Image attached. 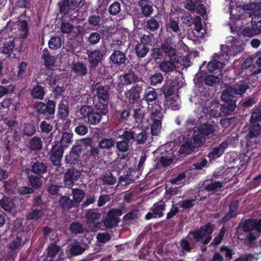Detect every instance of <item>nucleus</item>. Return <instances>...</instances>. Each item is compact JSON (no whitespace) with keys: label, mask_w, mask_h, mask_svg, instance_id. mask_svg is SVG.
Masks as SVG:
<instances>
[{"label":"nucleus","mask_w":261,"mask_h":261,"mask_svg":"<svg viewBox=\"0 0 261 261\" xmlns=\"http://www.w3.org/2000/svg\"><path fill=\"white\" fill-rule=\"evenodd\" d=\"M223 103L221 105L222 113L224 114H230L237 107V97L233 96L231 87L227 88L222 92L221 97Z\"/></svg>","instance_id":"nucleus-4"},{"label":"nucleus","mask_w":261,"mask_h":261,"mask_svg":"<svg viewBox=\"0 0 261 261\" xmlns=\"http://www.w3.org/2000/svg\"><path fill=\"white\" fill-rule=\"evenodd\" d=\"M153 214L155 216V217L160 218L163 216V212L165 209V203L164 202L159 204L158 203H154L153 205Z\"/></svg>","instance_id":"nucleus-61"},{"label":"nucleus","mask_w":261,"mask_h":261,"mask_svg":"<svg viewBox=\"0 0 261 261\" xmlns=\"http://www.w3.org/2000/svg\"><path fill=\"white\" fill-rule=\"evenodd\" d=\"M231 41L233 44L230 46L226 45V55L228 56H236L238 54L243 53L244 50L245 43L239 44L240 41L238 38L231 37Z\"/></svg>","instance_id":"nucleus-21"},{"label":"nucleus","mask_w":261,"mask_h":261,"mask_svg":"<svg viewBox=\"0 0 261 261\" xmlns=\"http://www.w3.org/2000/svg\"><path fill=\"white\" fill-rule=\"evenodd\" d=\"M36 132V126L31 123H26L24 124L22 131V135L27 137H31L34 135Z\"/></svg>","instance_id":"nucleus-59"},{"label":"nucleus","mask_w":261,"mask_h":261,"mask_svg":"<svg viewBox=\"0 0 261 261\" xmlns=\"http://www.w3.org/2000/svg\"><path fill=\"white\" fill-rule=\"evenodd\" d=\"M61 38L58 36L52 37L48 41V47L51 49H57L61 47Z\"/></svg>","instance_id":"nucleus-63"},{"label":"nucleus","mask_w":261,"mask_h":261,"mask_svg":"<svg viewBox=\"0 0 261 261\" xmlns=\"http://www.w3.org/2000/svg\"><path fill=\"white\" fill-rule=\"evenodd\" d=\"M57 114L61 119H65L69 114L68 105L63 100H61L58 106Z\"/></svg>","instance_id":"nucleus-37"},{"label":"nucleus","mask_w":261,"mask_h":261,"mask_svg":"<svg viewBox=\"0 0 261 261\" xmlns=\"http://www.w3.org/2000/svg\"><path fill=\"white\" fill-rule=\"evenodd\" d=\"M203 112L208 114L210 117H219L222 113L221 105L218 101L214 100L211 101L209 109L206 107L203 108Z\"/></svg>","instance_id":"nucleus-22"},{"label":"nucleus","mask_w":261,"mask_h":261,"mask_svg":"<svg viewBox=\"0 0 261 261\" xmlns=\"http://www.w3.org/2000/svg\"><path fill=\"white\" fill-rule=\"evenodd\" d=\"M99 180L101 181L103 186H113L115 184L116 178L113 175L112 172L108 170L101 175Z\"/></svg>","instance_id":"nucleus-30"},{"label":"nucleus","mask_w":261,"mask_h":261,"mask_svg":"<svg viewBox=\"0 0 261 261\" xmlns=\"http://www.w3.org/2000/svg\"><path fill=\"white\" fill-rule=\"evenodd\" d=\"M72 71L75 76L83 77L88 74V68L87 65L82 62H77L72 65Z\"/></svg>","instance_id":"nucleus-27"},{"label":"nucleus","mask_w":261,"mask_h":261,"mask_svg":"<svg viewBox=\"0 0 261 261\" xmlns=\"http://www.w3.org/2000/svg\"><path fill=\"white\" fill-rule=\"evenodd\" d=\"M28 147L31 151L40 150L42 148V142L41 138L34 136L28 142Z\"/></svg>","instance_id":"nucleus-35"},{"label":"nucleus","mask_w":261,"mask_h":261,"mask_svg":"<svg viewBox=\"0 0 261 261\" xmlns=\"http://www.w3.org/2000/svg\"><path fill=\"white\" fill-rule=\"evenodd\" d=\"M30 94L34 99L41 100L44 99L46 94V89L45 87H43L39 84L32 86L29 89Z\"/></svg>","instance_id":"nucleus-23"},{"label":"nucleus","mask_w":261,"mask_h":261,"mask_svg":"<svg viewBox=\"0 0 261 261\" xmlns=\"http://www.w3.org/2000/svg\"><path fill=\"white\" fill-rule=\"evenodd\" d=\"M69 230L71 233L77 234L83 233L84 228L82 224L75 221L70 224Z\"/></svg>","instance_id":"nucleus-62"},{"label":"nucleus","mask_w":261,"mask_h":261,"mask_svg":"<svg viewBox=\"0 0 261 261\" xmlns=\"http://www.w3.org/2000/svg\"><path fill=\"white\" fill-rule=\"evenodd\" d=\"M101 214L93 210H89L85 214V218L90 223H96L100 217Z\"/></svg>","instance_id":"nucleus-51"},{"label":"nucleus","mask_w":261,"mask_h":261,"mask_svg":"<svg viewBox=\"0 0 261 261\" xmlns=\"http://www.w3.org/2000/svg\"><path fill=\"white\" fill-rule=\"evenodd\" d=\"M120 79L121 81L123 82L126 86L130 85L133 83L139 82V77L132 71H129L120 75Z\"/></svg>","instance_id":"nucleus-28"},{"label":"nucleus","mask_w":261,"mask_h":261,"mask_svg":"<svg viewBox=\"0 0 261 261\" xmlns=\"http://www.w3.org/2000/svg\"><path fill=\"white\" fill-rule=\"evenodd\" d=\"M133 113L132 117L134 119L135 121L137 123H141L144 118L145 112L144 110L139 107L136 109H133Z\"/></svg>","instance_id":"nucleus-57"},{"label":"nucleus","mask_w":261,"mask_h":261,"mask_svg":"<svg viewBox=\"0 0 261 261\" xmlns=\"http://www.w3.org/2000/svg\"><path fill=\"white\" fill-rule=\"evenodd\" d=\"M161 47L163 53H164L166 56L171 58V59L176 55V49L172 47L168 42L162 43L161 44Z\"/></svg>","instance_id":"nucleus-45"},{"label":"nucleus","mask_w":261,"mask_h":261,"mask_svg":"<svg viewBox=\"0 0 261 261\" xmlns=\"http://www.w3.org/2000/svg\"><path fill=\"white\" fill-rule=\"evenodd\" d=\"M143 85V82L136 84L129 90L125 92V97L130 105L134 104L140 98Z\"/></svg>","instance_id":"nucleus-15"},{"label":"nucleus","mask_w":261,"mask_h":261,"mask_svg":"<svg viewBox=\"0 0 261 261\" xmlns=\"http://www.w3.org/2000/svg\"><path fill=\"white\" fill-rule=\"evenodd\" d=\"M82 0H60L59 12L63 15H71L72 11L79 8Z\"/></svg>","instance_id":"nucleus-12"},{"label":"nucleus","mask_w":261,"mask_h":261,"mask_svg":"<svg viewBox=\"0 0 261 261\" xmlns=\"http://www.w3.org/2000/svg\"><path fill=\"white\" fill-rule=\"evenodd\" d=\"M228 144L227 141L222 142L217 147H214L212 151L208 153L209 158H218L223 154L225 149L228 147Z\"/></svg>","instance_id":"nucleus-31"},{"label":"nucleus","mask_w":261,"mask_h":261,"mask_svg":"<svg viewBox=\"0 0 261 261\" xmlns=\"http://www.w3.org/2000/svg\"><path fill=\"white\" fill-rule=\"evenodd\" d=\"M143 99L147 103L148 106L157 103L159 109L162 110L161 107L159 104L160 101L158 99V93L154 89L152 88L150 90L145 91L143 95Z\"/></svg>","instance_id":"nucleus-24"},{"label":"nucleus","mask_w":261,"mask_h":261,"mask_svg":"<svg viewBox=\"0 0 261 261\" xmlns=\"http://www.w3.org/2000/svg\"><path fill=\"white\" fill-rule=\"evenodd\" d=\"M183 121V132L179 129L174 130L170 135V140L179 142L183 140L184 137H189L196 141V118L192 115L188 116L186 118L184 115H179L175 119V123L178 126L182 125Z\"/></svg>","instance_id":"nucleus-1"},{"label":"nucleus","mask_w":261,"mask_h":261,"mask_svg":"<svg viewBox=\"0 0 261 261\" xmlns=\"http://www.w3.org/2000/svg\"><path fill=\"white\" fill-rule=\"evenodd\" d=\"M105 2V0H102L101 2V0H99L98 7L96 8L95 11L91 12L90 16L88 17V23L93 28H97L99 27L101 18L99 11L101 10L100 8L102 7H103V10L105 11L106 10L105 4L102 5H101L100 3H103Z\"/></svg>","instance_id":"nucleus-18"},{"label":"nucleus","mask_w":261,"mask_h":261,"mask_svg":"<svg viewBox=\"0 0 261 261\" xmlns=\"http://www.w3.org/2000/svg\"><path fill=\"white\" fill-rule=\"evenodd\" d=\"M44 215L43 208H37L32 210L27 216L28 220H38Z\"/></svg>","instance_id":"nucleus-54"},{"label":"nucleus","mask_w":261,"mask_h":261,"mask_svg":"<svg viewBox=\"0 0 261 261\" xmlns=\"http://www.w3.org/2000/svg\"><path fill=\"white\" fill-rule=\"evenodd\" d=\"M73 133L69 132H64L62 133L61 139L59 142L60 144L64 148H66L72 143L73 138Z\"/></svg>","instance_id":"nucleus-46"},{"label":"nucleus","mask_w":261,"mask_h":261,"mask_svg":"<svg viewBox=\"0 0 261 261\" xmlns=\"http://www.w3.org/2000/svg\"><path fill=\"white\" fill-rule=\"evenodd\" d=\"M223 187L222 182L221 181H212L211 184L205 186V189L208 192H216V191H220Z\"/></svg>","instance_id":"nucleus-60"},{"label":"nucleus","mask_w":261,"mask_h":261,"mask_svg":"<svg viewBox=\"0 0 261 261\" xmlns=\"http://www.w3.org/2000/svg\"><path fill=\"white\" fill-rule=\"evenodd\" d=\"M82 151L81 144L73 145L68 154L65 156V167H76L80 164V156Z\"/></svg>","instance_id":"nucleus-7"},{"label":"nucleus","mask_w":261,"mask_h":261,"mask_svg":"<svg viewBox=\"0 0 261 261\" xmlns=\"http://www.w3.org/2000/svg\"><path fill=\"white\" fill-rule=\"evenodd\" d=\"M213 227L210 224H205L197 229V242L202 241L203 245H207L212 239Z\"/></svg>","instance_id":"nucleus-16"},{"label":"nucleus","mask_w":261,"mask_h":261,"mask_svg":"<svg viewBox=\"0 0 261 261\" xmlns=\"http://www.w3.org/2000/svg\"><path fill=\"white\" fill-rule=\"evenodd\" d=\"M42 177L38 175H30L28 176L29 185L33 189H39L42 185Z\"/></svg>","instance_id":"nucleus-42"},{"label":"nucleus","mask_w":261,"mask_h":261,"mask_svg":"<svg viewBox=\"0 0 261 261\" xmlns=\"http://www.w3.org/2000/svg\"><path fill=\"white\" fill-rule=\"evenodd\" d=\"M259 30L255 28V24L254 18H252L250 25L245 27L241 31V34L244 37H252L254 35L259 34Z\"/></svg>","instance_id":"nucleus-32"},{"label":"nucleus","mask_w":261,"mask_h":261,"mask_svg":"<svg viewBox=\"0 0 261 261\" xmlns=\"http://www.w3.org/2000/svg\"><path fill=\"white\" fill-rule=\"evenodd\" d=\"M41 59L43 61V64L47 69H50L55 67L56 62L55 56L50 54L47 48L43 50L41 54Z\"/></svg>","instance_id":"nucleus-25"},{"label":"nucleus","mask_w":261,"mask_h":261,"mask_svg":"<svg viewBox=\"0 0 261 261\" xmlns=\"http://www.w3.org/2000/svg\"><path fill=\"white\" fill-rule=\"evenodd\" d=\"M85 250V247H83L81 243L75 242L69 249V253L72 255H78L83 253Z\"/></svg>","instance_id":"nucleus-52"},{"label":"nucleus","mask_w":261,"mask_h":261,"mask_svg":"<svg viewBox=\"0 0 261 261\" xmlns=\"http://www.w3.org/2000/svg\"><path fill=\"white\" fill-rule=\"evenodd\" d=\"M135 53L139 58L145 57L148 54L149 48L148 46L137 43L135 47Z\"/></svg>","instance_id":"nucleus-53"},{"label":"nucleus","mask_w":261,"mask_h":261,"mask_svg":"<svg viewBox=\"0 0 261 261\" xmlns=\"http://www.w3.org/2000/svg\"><path fill=\"white\" fill-rule=\"evenodd\" d=\"M110 64L115 67H120L129 63L126 53L120 50L115 49L109 57Z\"/></svg>","instance_id":"nucleus-11"},{"label":"nucleus","mask_w":261,"mask_h":261,"mask_svg":"<svg viewBox=\"0 0 261 261\" xmlns=\"http://www.w3.org/2000/svg\"><path fill=\"white\" fill-rule=\"evenodd\" d=\"M246 146L248 149H252L255 148L257 144L259 143V142L257 140V138H255V136L249 129L248 130V133L246 137Z\"/></svg>","instance_id":"nucleus-47"},{"label":"nucleus","mask_w":261,"mask_h":261,"mask_svg":"<svg viewBox=\"0 0 261 261\" xmlns=\"http://www.w3.org/2000/svg\"><path fill=\"white\" fill-rule=\"evenodd\" d=\"M81 172L76 167H65L63 173V183L65 187L71 188L75 181L81 176Z\"/></svg>","instance_id":"nucleus-8"},{"label":"nucleus","mask_w":261,"mask_h":261,"mask_svg":"<svg viewBox=\"0 0 261 261\" xmlns=\"http://www.w3.org/2000/svg\"><path fill=\"white\" fill-rule=\"evenodd\" d=\"M136 136V129L133 128L130 129L124 130L121 135H119L118 138L122 139L129 144H132V143L135 142Z\"/></svg>","instance_id":"nucleus-36"},{"label":"nucleus","mask_w":261,"mask_h":261,"mask_svg":"<svg viewBox=\"0 0 261 261\" xmlns=\"http://www.w3.org/2000/svg\"><path fill=\"white\" fill-rule=\"evenodd\" d=\"M64 148L58 143L52 145L51 148L48 152L50 162L57 167L62 165L61 160L63 155Z\"/></svg>","instance_id":"nucleus-13"},{"label":"nucleus","mask_w":261,"mask_h":261,"mask_svg":"<svg viewBox=\"0 0 261 261\" xmlns=\"http://www.w3.org/2000/svg\"><path fill=\"white\" fill-rule=\"evenodd\" d=\"M86 54L88 57L89 68L91 70H95L103 60L104 54L98 49L94 50H87Z\"/></svg>","instance_id":"nucleus-10"},{"label":"nucleus","mask_w":261,"mask_h":261,"mask_svg":"<svg viewBox=\"0 0 261 261\" xmlns=\"http://www.w3.org/2000/svg\"><path fill=\"white\" fill-rule=\"evenodd\" d=\"M19 26L20 31L19 38L25 39L29 35V24L28 21L26 20L20 21Z\"/></svg>","instance_id":"nucleus-56"},{"label":"nucleus","mask_w":261,"mask_h":261,"mask_svg":"<svg viewBox=\"0 0 261 261\" xmlns=\"http://www.w3.org/2000/svg\"><path fill=\"white\" fill-rule=\"evenodd\" d=\"M29 239L27 232L24 231L18 232L16 236L13 237L8 244V248L10 250L7 252L8 256L13 257L16 255Z\"/></svg>","instance_id":"nucleus-3"},{"label":"nucleus","mask_w":261,"mask_h":261,"mask_svg":"<svg viewBox=\"0 0 261 261\" xmlns=\"http://www.w3.org/2000/svg\"><path fill=\"white\" fill-rule=\"evenodd\" d=\"M47 168L46 163L37 158L31 162L30 171L39 176L43 177L42 175L47 172Z\"/></svg>","instance_id":"nucleus-20"},{"label":"nucleus","mask_w":261,"mask_h":261,"mask_svg":"<svg viewBox=\"0 0 261 261\" xmlns=\"http://www.w3.org/2000/svg\"><path fill=\"white\" fill-rule=\"evenodd\" d=\"M123 214L122 210L120 208H112L109 211L103 222L106 227L112 228L116 226L119 222L118 217Z\"/></svg>","instance_id":"nucleus-14"},{"label":"nucleus","mask_w":261,"mask_h":261,"mask_svg":"<svg viewBox=\"0 0 261 261\" xmlns=\"http://www.w3.org/2000/svg\"><path fill=\"white\" fill-rule=\"evenodd\" d=\"M109 113L108 103L96 102L94 105L93 112L90 115L87 123L91 125L98 124L103 116H106Z\"/></svg>","instance_id":"nucleus-6"},{"label":"nucleus","mask_w":261,"mask_h":261,"mask_svg":"<svg viewBox=\"0 0 261 261\" xmlns=\"http://www.w3.org/2000/svg\"><path fill=\"white\" fill-rule=\"evenodd\" d=\"M164 105L173 111L179 110L181 108L178 97L176 96L170 97L168 99H165Z\"/></svg>","instance_id":"nucleus-41"},{"label":"nucleus","mask_w":261,"mask_h":261,"mask_svg":"<svg viewBox=\"0 0 261 261\" xmlns=\"http://www.w3.org/2000/svg\"><path fill=\"white\" fill-rule=\"evenodd\" d=\"M250 117L253 122L259 123L261 121V105L253 108Z\"/></svg>","instance_id":"nucleus-64"},{"label":"nucleus","mask_w":261,"mask_h":261,"mask_svg":"<svg viewBox=\"0 0 261 261\" xmlns=\"http://www.w3.org/2000/svg\"><path fill=\"white\" fill-rule=\"evenodd\" d=\"M61 248L56 243L50 244L47 248V256L53 258L59 253Z\"/></svg>","instance_id":"nucleus-58"},{"label":"nucleus","mask_w":261,"mask_h":261,"mask_svg":"<svg viewBox=\"0 0 261 261\" xmlns=\"http://www.w3.org/2000/svg\"><path fill=\"white\" fill-rule=\"evenodd\" d=\"M159 68L161 71L167 73L172 71L175 68V66L172 59H170L169 61H162L159 65Z\"/></svg>","instance_id":"nucleus-48"},{"label":"nucleus","mask_w":261,"mask_h":261,"mask_svg":"<svg viewBox=\"0 0 261 261\" xmlns=\"http://www.w3.org/2000/svg\"><path fill=\"white\" fill-rule=\"evenodd\" d=\"M249 86L247 84H244V83H241L240 84L236 86L235 87H230V90L233 94V95H236L237 97V100L238 99V95H241L247 91Z\"/></svg>","instance_id":"nucleus-50"},{"label":"nucleus","mask_w":261,"mask_h":261,"mask_svg":"<svg viewBox=\"0 0 261 261\" xmlns=\"http://www.w3.org/2000/svg\"><path fill=\"white\" fill-rule=\"evenodd\" d=\"M182 86V82L179 78L166 81L162 86L161 90L165 95V99H168L172 96L175 90Z\"/></svg>","instance_id":"nucleus-9"},{"label":"nucleus","mask_w":261,"mask_h":261,"mask_svg":"<svg viewBox=\"0 0 261 261\" xmlns=\"http://www.w3.org/2000/svg\"><path fill=\"white\" fill-rule=\"evenodd\" d=\"M140 214V211L138 208H134L123 216V222L126 223L129 221L136 220L139 217Z\"/></svg>","instance_id":"nucleus-55"},{"label":"nucleus","mask_w":261,"mask_h":261,"mask_svg":"<svg viewBox=\"0 0 261 261\" xmlns=\"http://www.w3.org/2000/svg\"><path fill=\"white\" fill-rule=\"evenodd\" d=\"M250 125L249 127V129H250L254 136L257 138V140L259 142L260 141L261 125L260 123L253 122L251 117L250 119Z\"/></svg>","instance_id":"nucleus-43"},{"label":"nucleus","mask_w":261,"mask_h":261,"mask_svg":"<svg viewBox=\"0 0 261 261\" xmlns=\"http://www.w3.org/2000/svg\"><path fill=\"white\" fill-rule=\"evenodd\" d=\"M59 80V75L51 71L46 74L44 82L49 86V88H54V86L57 85Z\"/></svg>","instance_id":"nucleus-44"},{"label":"nucleus","mask_w":261,"mask_h":261,"mask_svg":"<svg viewBox=\"0 0 261 261\" xmlns=\"http://www.w3.org/2000/svg\"><path fill=\"white\" fill-rule=\"evenodd\" d=\"M175 144H183L180 146L178 152L180 154H189L192 152L195 148L196 141L193 140L191 137H184L183 140H181L179 142L174 140H171Z\"/></svg>","instance_id":"nucleus-17"},{"label":"nucleus","mask_w":261,"mask_h":261,"mask_svg":"<svg viewBox=\"0 0 261 261\" xmlns=\"http://www.w3.org/2000/svg\"><path fill=\"white\" fill-rule=\"evenodd\" d=\"M0 206L6 212H11L15 205L13 199L10 197L4 196L0 200Z\"/></svg>","instance_id":"nucleus-34"},{"label":"nucleus","mask_w":261,"mask_h":261,"mask_svg":"<svg viewBox=\"0 0 261 261\" xmlns=\"http://www.w3.org/2000/svg\"><path fill=\"white\" fill-rule=\"evenodd\" d=\"M56 102L54 100L46 98L44 102L36 101L33 108L39 115H43L51 118H54L56 112Z\"/></svg>","instance_id":"nucleus-5"},{"label":"nucleus","mask_w":261,"mask_h":261,"mask_svg":"<svg viewBox=\"0 0 261 261\" xmlns=\"http://www.w3.org/2000/svg\"><path fill=\"white\" fill-rule=\"evenodd\" d=\"M160 27L159 21L154 17H152L144 22V28L149 32H155Z\"/></svg>","instance_id":"nucleus-38"},{"label":"nucleus","mask_w":261,"mask_h":261,"mask_svg":"<svg viewBox=\"0 0 261 261\" xmlns=\"http://www.w3.org/2000/svg\"><path fill=\"white\" fill-rule=\"evenodd\" d=\"M132 107L129 105L123 107L120 110L117 111V113L119 115L118 121L120 124H125L129 120L131 116Z\"/></svg>","instance_id":"nucleus-29"},{"label":"nucleus","mask_w":261,"mask_h":261,"mask_svg":"<svg viewBox=\"0 0 261 261\" xmlns=\"http://www.w3.org/2000/svg\"><path fill=\"white\" fill-rule=\"evenodd\" d=\"M72 195L73 196L72 201L74 203L79 204L84 199L85 193V192L79 188H74L72 190Z\"/></svg>","instance_id":"nucleus-49"},{"label":"nucleus","mask_w":261,"mask_h":261,"mask_svg":"<svg viewBox=\"0 0 261 261\" xmlns=\"http://www.w3.org/2000/svg\"><path fill=\"white\" fill-rule=\"evenodd\" d=\"M95 96L97 98V102L100 103H108L110 98V89L107 86L100 85L97 84L95 85Z\"/></svg>","instance_id":"nucleus-19"},{"label":"nucleus","mask_w":261,"mask_h":261,"mask_svg":"<svg viewBox=\"0 0 261 261\" xmlns=\"http://www.w3.org/2000/svg\"><path fill=\"white\" fill-rule=\"evenodd\" d=\"M59 205L63 210H69L74 206V202L69 197L62 196L59 200Z\"/></svg>","instance_id":"nucleus-39"},{"label":"nucleus","mask_w":261,"mask_h":261,"mask_svg":"<svg viewBox=\"0 0 261 261\" xmlns=\"http://www.w3.org/2000/svg\"><path fill=\"white\" fill-rule=\"evenodd\" d=\"M98 147L104 151H109L115 146V141L112 138H103L98 142Z\"/></svg>","instance_id":"nucleus-33"},{"label":"nucleus","mask_w":261,"mask_h":261,"mask_svg":"<svg viewBox=\"0 0 261 261\" xmlns=\"http://www.w3.org/2000/svg\"><path fill=\"white\" fill-rule=\"evenodd\" d=\"M93 109L94 106L85 105L82 106L79 110L81 118L84 120L86 123H87V120L89 119L92 113L93 112Z\"/></svg>","instance_id":"nucleus-40"},{"label":"nucleus","mask_w":261,"mask_h":261,"mask_svg":"<svg viewBox=\"0 0 261 261\" xmlns=\"http://www.w3.org/2000/svg\"><path fill=\"white\" fill-rule=\"evenodd\" d=\"M138 5L140 8L142 15L144 17H149L153 14L154 10L149 0H139Z\"/></svg>","instance_id":"nucleus-26"},{"label":"nucleus","mask_w":261,"mask_h":261,"mask_svg":"<svg viewBox=\"0 0 261 261\" xmlns=\"http://www.w3.org/2000/svg\"><path fill=\"white\" fill-rule=\"evenodd\" d=\"M198 122L199 124L197 127V147L204 144L206 138L213 136L216 130L214 121L207 119V115L199 118Z\"/></svg>","instance_id":"nucleus-2"}]
</instances>
